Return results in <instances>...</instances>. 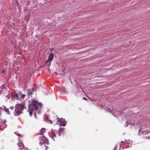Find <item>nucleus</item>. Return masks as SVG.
Wrapping results in <instances>:
<instances>
[{"mask_svg":"<svg viewBox=\"0 0 150 150\" xmlns=\"http://www.w3.org/2000/svg\"><path fill=\"white\" fill-rule=\"evenodd\" d=\"M38 106L41 108L42 104L35 99H32L31 104L29 105L28 110V112L29 113L30 116H32L33 110H38L39 107Z\"/></svg>","mask_w":150,"mask_h":150,"instance_id":"obj_1","label":"nucleus"},{"mask_svg":"<svg viewBox=\"0 0 150 150\" xmlns=\"http://www.w3.org/2000/svg\"><path fill=\"white\" fill-rule=\"evenodd\" d=\"M26 108L25 104H17L15 106V112H14V115L15 116H18L21 113V112L24 109Z\"/></svg>","mask_w":150,"mask_h":150,"instance_id":"obj_2","label":"nucleus"},{"mask_svg":"<svg viewBox=\"0 0 150 150\" xmlns=\"http://www.w3.org/2000/svg\"><path fill=\"white\" fill-rule=\"evenodd\" d=\"M57 123L60 126H64L66 125V122L64 119L61 118L59 119V118H57Z\"/></svg>","mask_w":150,"mask_h":150,"instance_id":"obj_3","label":"nucleus"},{"mask_svg":"<svg viewBox=\"0 0 150 150\" xmlns=\"http://www.w3.org/2000/svg\"><path fill=\"white\" fill-rule=\"evenodd\" d=\"M58 132L57 130H55L54 132L51 133L49 134L50 137L54 140V138L56 137V134H57Z\"/></svg>","mask_w":150,"mask_h":150,"instance_id":"obj_4","label":"nucleus"},{"mask_svg":"<svg viewBox=\"0 0 150 150\" xmlns=\"http://www.w3.org/2000/svg\"><path fill=\"white\" fill-rule=\"evenodd\" d=\"M17 145L19 147H20V149L22 150L23 149H24V144L22 143L21 142L19 141V143H17Z\"/></svg>","mask_w":150,"mask_h":150,"instance_id":"obj_5","label":"nucleus"},{"mask_svg":"<svg viewBox=\"0 0 150 150\" xmlns=\"http://www.w3.org/2000/svg\"><path fill=\"white\" fill-rule=\"evenodd\" d=\"M33 91L34 90L33 88H31V89H29L28 90L27 95L28 96H30L33 94Z\"/></svg>","mask_w":150,"mask_h":150,"instance_id":"obj_6","label":"nucleus"},{"mask_svg":"<svg viewBox=\"0 0 150 150\" xmlns=\"http://www.w3.org/2000/svg\"><path fill=\"white\" fill-rule=\"evenodd\" d=\"M54 55L53 54L51 53L50 54L48 57V61H51L53 59Z\"/></svg>","mask_w":150,"mask_h":150,"instance_id":"obj_7","label":"nucleus"},{"mask_svg":"<svg viewBox=\"0 0 150 150\" xmlns=\"http://www.w3.org/2000/svg\"><path fill=\"white\" fill-rule=\"evenodd\" d=\"M3 110L5 112H6L7 114H10V111L8 109L6 108L5 107H4V108H2L1 110Z\"/></svg>","mask_w":150,"mask_h":150,"instance_id":"obj_8","label":"nucleus"},{"mask_svg":"<svg viewBox=\"0 0 150 150\" xmlns=\"http://www.w3.org/2000/svg\"><path fill=\"white\" fill-rule=\"evenodd\" d=\"M64 128L60 127L58 132V136H60L61 135V134L64 132Z\"/></svg>","mask_w":150,"mask_h":150,"instance_id":"obj_9","label":"nucleus"},{"mask_svg":"<svg viewBox=\"0 0 150 150\" xmlns=\"http://www.w3.org/2000/svg\"><path fill=\"white\" fill-rule=\"evenodd\" d=\"M46 131V129L45 128H42L40 130V134L42 135Z\"/></svg>","mask_w":150,"mask_h":150,"instance_id":"obj_10","label":"nucleus"},{"mask_svg":"<svg viewBox=\"0 0 150 150\" xmlns=\"http://www.w3.org/2000/svg\"><path fill=\"white\" fill-rule=\"evenodd\" d=\"M14 98L16 100H19L18 96L17 94H15L14 96Z\"/></svg>","mask_w":150,"mask_h":150,"instance_id":"obj_11","label":"nucleus"},{"mask_svg":"<svg viewBox=\"0 0 150 150\" xmlns=\"http://www.w3.org/2000/svg\"><path fill=\"white\" fill-rule=\"evenodd\" d=\"M25 96V94H22L21 95V97L22 99H24Z\"/></svg>","mask_w":150,"mask_h":150,"instance_id":"obj_12","label":"nucleus"},{"mask_svg":"<svg viewBox=\"0 0 150 150\" xmlns=\"http://www.w3.org/2000/svg\"><path fill=\"white\" fill-rule=\"evenodd\" d=\"M1 109H2V108H0V116L1 115Z\"/></svg>","mask_w":150,"mask_h":150,"instance_id":"obj_13","label":"nucleus"},{"mask_svg":"<svg viewBox=\"0 0 150 150\" xmlns=\"http://www.w3.org/2000/svg\"><path fill=\"white\" fill-rule=\"evenodd\" d=\"M10 109L11 110H13V106H11L10 107Z\"/></svg>","mask_w":150,"mask_h":150,"instance_id":"obj_14","label":"nucleus"},{"mask_svg":"<svg viewBox=\"0 0 150 150\" xmlns=\"http://www.w3.org/2000/svg\"><path fill=\"white\" fill-rule=\"evenodd\" d=\"M125 142L124 141H122L121 142V144H123Z\"/></svg>","mask_w":150,"mask_h":150,"instance_id":"obj_15","label":"nucleus"},{"mask_svg":"<svg viewBox=\"0 0 150 150\" xmlns=\"http://www.w3.org/2000/svg\"><path fill=\"white\" fill-rule=\"evenodd\" d=\"M48 148V147L47 146H45V149H47Z\"/></svg>","mask_w":150,"mask_h":150,"instance_id":"obj_16","label":"nucleus"},{"mask_svg":"<svg viewBox=\"0 0 150 150\" xmlns=\"http://www.w3.org/2000/svg\"><path fill=\"white\" fill-rule=\"evenodd\" d=\"M83 99L84 100H87V99H86V98H85V97H83Z\"/></svg>","mask_w":150,"mask_h":150,"instance_id":"obj_17","label":"nucleus"},{"mask_svg":"<svg viewBox=\"0 0 150 150\" xmlns=\"http://www.w3.org/2000/svg\"><path fill=\"white\" fill-rule=\"evenodd\" d=\"M141 131H142V129H140L139 130V132H140Z\"/></svg>","mask_w":150,"mask_h":150,"instance_id":"obj_18","label":"nucleus"},{"mask_svg":"<svg viewBox=\"0 0 150 150\" xmlns=\"http://www.w3.org/2000/svg\"><path fill=\"white\" fill-rule=\"evenodd\" d=\"M35 117H36V115L35 114Z\"/></svg>","mask_w":150,"mask_h":150,"instance_id":"obj_19","label":"nucleus"},{"mask_svg":"<svg viewBox=\"0 0 150 150\" xmlns=\"http://www.w3.org/2000/svg\"><path fill=\"white\" fill-rule=\"evenodd\" d=\"M128 121H127V122H126V123H127V124H128Z\"/></svg>","mask_w":150,"mask_h":150,"instance_id":"obj_20","label":"nucleus"},{"mask_svg":"<svg viewBox=\"0 0 150 150\" xmlns=\"http://www.w3.org/2000/svg\"><path fill=\"white\" fill-rule=\"evenodd\" d=\"M148 137L150 139V137Z\"/></svg>","mask_w":150,"mask_h":150,"instance_id":"obj_21","label":"nucleus"},{"mask_svg":"<svg viewBox=\"0 0 150 150\" xmlns=\"http://www.w3.org/2000/svg\"><path fill=\"white\" fill-rule=\"evenodd\" d=\"M19 95H21L20 94H19Z\"/></svg>","mask_w":150,"mask_h":150,"instance_id":"obj_22","label":"nucleus"}]
</instances>
